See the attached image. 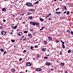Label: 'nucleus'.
<instances>
[{"label": "nucleus", "mask_w": 73, "mask_h": 73, "mask_svg": "<svg viewBox=\"0 0 73 73\" xmlns=\"http://www.w3.org/2000/svg\"><path fill=\"white\" fill-rule=\"evenodd\" d=\"M26 5L27 7H32V4L31 3H28L26 4Z\"/></svg>", "instance_id": "f257e3e1"}, {"label": "nucleus", "mask_w": 73, "mask_h": 73, "mask_svg": "<svg viewBox=\"0 0 73 73\" xmlns=\"http://www.w3.org/2000/svg\"><path fill=\"white\" fill-rule=\"evenodd\" d=\"M1 34L2 35H5L7 34V32L5 31H3L1 32Z\"/></svg>", "instance_id": "f03ea898"}, {"label": "nucleus", "mask_w": 73, "mask_h": 73, "mask_svg": "<svg viewBox=\"0 0 73 73\" xmlns=\"http://www.w3.org/2000/svg\"><path fill=\"white\" fill-rule=\"evenodd\" d=\"M32 65V64L31 62H27V63L26 64V66H31Z\"/></svg>", "instance_id": "7ed1b4c3"}, {"label": "nucleus", "mask_w": 73, "mask_h": 73, "mask_svg": "<svg viewBox=\"0 0 73 73\" xmlns=\"http://www.w3.org/2000/svg\"><path fill=\"white\" fill-rule=\"evenodd\" d=\"M30 24L32 25H33V26H35V23L33 21H31L30 23Z\"/></svg>", "instance_id": "20e7f679"}, {"label": "nucleus", "mask_w": 73, "mask_h": 73, "mask_svg": "<svg viewBox=\"0 0 73 73\" xmlns=\"http://www.w3.org/2000/svg\"><path fill=\"white\" fill-rule=\"evenodd\" d=\"M45 65L47 66H50V63L49 62H46L45 63Z\"/></svg>", "instance_id": "39448f33"}, {"label": "nucleus", "mask_w": 73, "mask_h": 73, "mask_svg": "<svg viewBox=\"0 0 73 73\" xmlns=\"http://www.w3.org/2000/svg\"><path fill=\"white\" fill-rule=\"evenodd\" d=\"M36 70L38 72H40L41 71V69L40 68H38L36 69Z\"/></svg>", "instance_id": "423d86ee"}, {"label": "nucleus", "mask_w": 73, "mask_h": 73, "mask_svg": "<svg viewBox=\"0 0 73 73\" xmlns=\"http://www.w3.org/2000/svg\"><path fill=\"white\" fill-rule=\"evenodd\" d=\"M29 11H31V12H33L34 11H35V9H29Z\"/></svg>", "instance_id": "0eeeda50"}, {"label": "nucleus", "mask_w": 73, "mask_h": 73, "mask_svg": "<svg viewBox=\"0 0 73 73\" xmlns=\"http://www.w3.org/2000/svg\"><path fill=\"white\" fill-rule=\"evenodd\" d=\"M48 38L49 40L50 41H51V40H52V38L50 36H49Z\"/></svg>", "instance_id": "6e6552de"}, {"label": "nucleus", "mask_w": 73, "mask_h": 73, "mask_svg": "<svg viewBox=\"0 0 73 73\" xmlns=\"http://www.w3.org/2000/svg\"><path fill=\"white\" fill-rule=\"evenodd\" d=\"M11 72H15V71H16V70L13 68H12L11 70Z\"/></svg>", "instance_id": "1a4fd4ad"}, {"label": "nucleus", "mask_w": 73, "mask_h": 73, "mask_svg": "<svg viewBox=\"0 0 73 73\" xmlns=\"http://www.w3.org/2000/svg\"><path fill=\"white\" fill-rule=\"evenodd\" d=\"M61 12H56V13L57 14V15H60V14H61Z\"/></svg>", "instance_id": "9d476101"}, {"label": "nucleus", "mask_w": 73, "mask_h": 73, "mask_svg": "<svg viewBox=\"0 0 73 73\" xmlns=\"http://www.w3.org/2000/svg\"><path fill=\"white\" fill-rule=\"evenodd\" d=\"M17 28V26L16 25L14 26V27H13V28L14 29H16Z\"/></svg>", "instance_id": "9b49d317"}, {"label": "nucleus", "mask_w": 73, "mask_h": 73, "mask_svg": "<svg viewBox=\"0 0 73 73\" xmlns=\"http://www.w3.org/2000/svg\"><path fill=\"white\" fill-rule=\"evenodd\" d=\"M18 36H21L22 35V33L21 32H20L18 33Z\"/></svg>", "instance_id": "f8f14e48"}, {"label": "nucleus", "mask_w": 73, "mask_h": 73, "mask_svg": "<svg viewBox=\"0 0 73 73\" xmlns=\"http://www.w3.org/2000/svg\"><path fill=\"white\" fill-rule=\"evenodd\" d=\"M28 35L30 37H32V35L30 33H29Z\"/></svg>", "instance_id": "ddd939ff"}, {"label": "nucleus", "mask_w": 73, "mask_h": 73, "mask_svg": "<svg viewBox=\"0 0 73 73\" xmlns=\"http://www.w3.org/2000/svg\"><path fill=\"white\" fill-rule=\"evenodd\" d=\"M29 19L30 20H32V19H33V17L32 16H30L29 17Z\"/></svg>", "instance_id": "4468645a"}, {"label": "nucleus", "mask_w": 73, "mask_h": 73, "mask_svg": "<svg viewBox=\"0 0 73 73\" xmlns=\"http://www.w3.org/2000/svg\"><path fill=\"white\" fill-rule=\"evenodd\" d=\"M69 13H70L69 12V11H68L66 12V15H69Z\"/></svg>", "instance_id": "2eb2a0df"}, {"label": "nucleus", "mask_w": 73, "mask_h": 73, "mask_svg": "<svg viewBox=\"0 0 73 73\" xmlns=\"http://www.w3.org/2000/svg\"><path fill=\"white\" fill-rule=\"evenodd\" d=\"M0 50L2 52H4V50L3 49V48H1L0 49Z\"/></svg>", "instance_id": "dca6fc26"}, {"label": "nucleus", "mask_w": 73, "mask_h": 73, "mask_svg": "<svg viewBox=\"0 0 73 73\" xmlns=\"http://www.w3.org/2000/svg\"><path fill=\"white\" fill-rule=\"evenodd\" d=\"M65 65V64L64 63H62L60 64V65L61 66H64Z\"/></svg>", "instance_id": "f3484780"}, {"label": "nucleus", "mask_w": 73, "mask_h": 73, "mask_svg": "<svg viewBox=\"0 0 73 73\" xmlns=\"http://www.w3.org/2000/svg\"><path fill=\"white\" fill-rule=\"evenodd\" d=\"M40 20L41 21H44V19H43L42 18H40Z\"/></svg>", "instance_id": "a211bd4d"}, {"label": "nucleus", "mask_w": 73, "mask_h": 73, "mask_svg": "<svg viewBox=\"0 0 73 73\" xmlns=\"http://www.w3.org/2000/svg\"><path fill=\"white\" fill-rule=\"evenodd\" d=\"M35 25H39V23H36V22H35Z\"/></svg>", "instance_id": "6ab92c4d"}, {"label": "nucleus", "mask_w": 73, "mask_h": 73, "mask_svg": "<svg viewBox=\"0 0 73 73\" xmlns=\"http://www.w3.org/2000/svg\"><path fill=\"white\" fill-rule=\"evenodd\" d=\"M68 53H70V52H71V50H69L68 51Z\"/></svg>", "instance_id": "aec40b11"}, {"label": "nucleus", "mask_w": 73, "mask_h": 73, "mask_svg": "<svg viewBox=\"0 0 73 73\" xmlns=\"http://www.w3.org/2000/svg\"><path fill=\"white\" fill-rule=\"evenodd\" d=\"M39 3V1H37L35 3H34V4H38Z\"/></svg>", "instance_id": "412c9836"}, {"label": "nucleus", "mask_w": 73, "mask_h": 73, "mask_svg": "<svg viewBox=\"0 0 73 73\" xmlns=\"http://www.w3.org/2000/svg\"><path fill=\"white\" fill-rule=\"evenodd\" d=\"M40 56V55H39V54H38L36 55V56L37 57H38V58H39Z\"/></svg>", "instance_id": "4be33fe9"}, {"label": "nucleus", "mask_w": 73, "mask_h": 73, "mask_svg": "<svg viewBox=\"0 0 73 73\" xmlns=\"http://www.w3.org/2000/svg\"><path fill=\"white\" fill-rule=\"evenodd\" d=\"M45 29V27H42L41 29H40V31H42V30L43 29Z\"/></svg>", "instance_id": "5701e85b"}, {"label": "nucleus", "mask_w": 73, "mask_h": 73, "mask_svg": "<svg viewBox=\"0 0 73 73\" xmlns=\"http://www.w3.org/2000/svg\"><path fill=\"white\" fill-rule=\"evenodd\" d=\"M67 32H68V33H70V31L69 30H67Z\"/></svg>", "instance_id": "b1692460"}, {"label": "nucleus", "mask_w": 73, "mask_h": 73, "mask_svg": "<svg viewBox=\"0 0 73 73\" xmlns=\"http://www.w3.org/2000/svg\"><path fill=\"white\" fill-rule=\"evenodd\" d=\"M42 51H45V50L46 49L44 48H42Z\"/></svg>", "instance_id": "393cba45"}, {"label": "nucleus", "mask_w": 73, "mask_h": 73, "mask_svg": "<svg viewBox=\"0 0 73 73\" xmlns=\"http://www.w3.org/2000/svg\"><path fill=\"white\" fill-rule=\"evenodd\" d=\"M44 44H47V41H44Z\"/></svg>", "instance_id": "a878e982"}, {"label": "nucleus", "mask_w": 73, "mask_h": 73, "mask_svg": "<svg viewBox=\"0 0 73 73\" xmlns=\"http://www.w3.org/2000/svg\"><path fill=\"white\" fill-rule=\"evenodd\" d=\"M11 41L12 42H15V40H11Z\"/></svg>", "instance_id": "bb28decb"}, {"label": "nucleus", "mask_w": 73, "mask_h": 73, "mask_svg": "<svg viewBox=\"0 0 73 73\" xmlns=\"http://www.w3.org/2000/svg\"><path fill=\"white\" fill-rule=\"evenodd\" d=\"M62 48H65V46H64V44H62Z\"/></svg>", "instance_id": "cd10ccee"}, {"label": "nucleus", "mask_w": 73, "mask_h": 73, "mask_svg": "<svg viewBox=\"0 0 73 73\" xmlns=\"http://www.w3.org/2000/svg\"><path fill=\"white\" fill-rule=\"evenodd\" d=\"M23 41H24L25 40H27V37H25V38H23Z\"/></svg>", "instance_id": "c85d7f7f"}, {"label": "nucleus", "mask_w": 73, "mask_h": 73, "mask_svg": "<svg viewBox=\"0 0 73 73\" xmlns=\"http://www.w3.org/2000/svg\"><path fill=\"white\" fill-rule=\"evenodd\" d=\"M38 45H35V47L36 48H38Z\"/></svg>", "instance_id": "c756f323"}, {"label": "nucleus", "mask_w": 73, "mask_h": 73, "mask_svg": "<svg viewBox=\"0 0 73 73\" xmlns=\"http://www.w3.org/2000/svg\"><path fill=\"white\" fill-rule=\"evenodd\" d=\"M30 31H31V32H33V29H31L30 30Z\"/></svg>", "instance_id": "7c9ffc66"}, {"label": "nucleus", "mask_w": 73, "mask_h": 73, "mask_svg": "<svg viewBox=\"0 0 73 73\" xmlns=\"http://www.w3.org/2000/svg\"><path fill=\"white\" fill-rule=\"evenodd\" d=\"M31 14H32V13H31L30 12L27 13L28 15H31Z\"/></svg>", "instance_id": "2f4dec72"}, {"label": "nucleus", "mask_w": 73, "mask_h": 73, "mask_svg": "<svg viewBox=\"0 0 73 73\" xmlns=\"http://www.w3.org/2000/svg\"><path fill=\"white\" fill-rule=\"evenodd\" d=\"M27 52V51L25 50L23 51V53H25V52Z\"/></svg>", "instance_id": "473e14b6"}, {"label": "nucleus", "mask_w": 73, "mask_h": 73, "mask_svg": "<svg viewBox=\"0 0 73 73\" xmlns=\"http://www.w3.org/2000/svg\"><path fill=\"white\" fill-rule=\"evenodd\" d=\"M6 53L7 51H5L3 53V54H5V53Z\"/></svg>", "instance_id": "72a5a7b5"}, {"label": "nucleus", "mask_w": 73, "mask_h": 73, "mask_svg": "<svg viewBox=\"0 0 73 73\" xmlns=\"http://www.w3.org/2000/svg\"><path fill=\"white\" fill-rule=\"evenodd\" d=\"M48 56H46L45 57H44V59H47V58H48Z\"/></svg>", "instance_id": "f704fd0d"}, {"label": "nucleus", "mask_w": 73, "mask_h": 73, "mask_svg": "<svg viewBox=\"0 0 73 73\" xmlns=\"http://www.w3.org/2000/svg\"><path fill=\"white\" fill-rule=\"evenodd\" d=\"M24 33H28V31H24Z\"/></svg>", "instance_id": "c9c22d12"}, {"label": "nucleus", "mask_w": 73, "mask_h": 73, "mask_svg": "<svg viewBox=\"0 0 73 73\" xmlns=\"http://www.w3.org/2000/svg\"><path fill=\"white\" fill-rule=\"evenodd\" d=\"M3 21L4 23H5V22H6V20H5V19H3Z\"/></svg>", "instance_id": "e433bc0d"}, {"label": "nucleus", "mask_w": 73, "mask_h": 73, "mask_svg": "<svg viewBox=\"0 0 73 73\" xmlns=\"http://www.w3.org/2000/svg\"><path fill=\"white\" fill-rule=\"evenodd\" d=\"M71 35H73V31H71Z\"/></svg>", "instance_id": "4c0bfd02"}, {"label": "nucleus", "mask_w": 73, "mask_h": 73, "mask_svg": "<svg viewBox=\"0 0 73 73\" xmlns=\"http://www.w3.org/2000/svg\"><path fill=\"white\" fill-rule=\"evenodd\" d=\"M20 15H21L22 16H24V13H23L22 14H21Z\"/></svg>", "instance_id": "58836bf2"}, {"label": "nucleus", "mask_w": 73, "mask_h": 73, "mask_svg": "<svg viewBox=\"0 0 73 73\" xmlns=\"http://www.w3.org/2000/svg\"><path fill=\"white\" fill-rule=\"evenodd\" d=\"M30 49H33V46H31L30 47Z\"/></svg>", "instance_id": "ea45409f"}, {"label": "nucleus", "mask_w": 73, "mask_h": 73, "mask_svg": "<svg viewBox=\"0 0 73 73\" xmlns=\"http://www.w3.org/2000/svg\"><path fill=\"white\" fill-rule=\"evenodd\" d=\"M60 55H62V52L61 51L60 52Z\"/></svg>", "instance_id": "a19ab883"}, {"label": "nucleus", "mask_w": 73, "mask_h": 73, "mask_svg": "<svg viewBox=\"0 0 73 73\" xmlns=\"http://www.w3.org/2000/svg\"><path fill=\"white\" fill-rule=\"evenodd\" d=\"M2 11H5V8H3L2 9Z\"/></svg>", "instance_id": "79ce46f5"}, {"label": "nucleus", "mask_w": 73, "mask_h": 73, "mask_svg": "<svg viewBox=\"0 0 73 73\" xmlns=\"http://www.w3.org/2000/svg\"><path fill=\"white\" fill-rule=\"evenodd\" d=\"M21 60H22V58H20L19 59V61H21Z\"/></svg>", "instance_id": "37998d69"}, {"label": "nucleus", "mask_w": 73, "mask_h": 73, "mask_svg": "<svg viewBox=\"0 0 73 73\" xmlns=\"http://www.w3.org/2000/svg\"><path fill=\"white\" fill-rule=\"evenodd\" d=\"M59 8H58L57 9H56V11H58V9H59Z\"/></svg>", "instance_id": "c03bdc74"}, {"label": "nucleus", "mask_w": 73, "mask_h": 73, "mask_svg": "<svg viewBox=\"0 0 73 73\" xmlns=\"http://www.w3.org/2000/svg\"><path fill=\"white\" fill-rule=\"evenodd\" d=\"M22 24H25V22H22Z\"/></svg>", "instance_id": "a18cd8bd"}, {"label": "nucleus", "mask_w": 73, "mask_h": 73, "mask_svg": "<svg viewBox=\"0 0 73 73\" xmlns=\"http://www.w3.org/2000/svg\"><path fill=\"white\" fill-rule=\"evenodd\" d=\"M64 8L65 9H67L66 8V7L65 6H64Z\"/></svg>", "instance_id": "49530a36"}, {"label": "nucleus", "mask_w": 73, "mask_h": 73, "mask_svg": "<svg viewBox=\"0 0 73 73\" xmlns=\"http://www.w3.org/2000/svg\"><path fill=\"white\" fill-rule=\"evenodd\" d=\"M56 42H59V41L58 40H56Z\"/></svg>", "instance_id": "de8ad7c7"}, {"label": "nucleus", "mask_w": 73, "mask_h": 73, "mask_svg": "<svg viewBox=\"0 0 73 73\" xmlns=\"http://www.w3.org/2000/svg\"><path fill=\"white\" fill-rule=\"evenodd\" d=\"M2 29V27L0 26V29Z\"/></svg>", "instance_id": "09e8293b"}, {"label": "nucleus", "mask_w": 73, "mask_h": 73, "mask_svg": "<svg viewBox=\"0 0 73 73\" xmlns=\"http://www.w3.org/2000/svg\"><path fill=\"white\" fill-rule=\"evenodd\" d=\"M52 20V19L51 18H49L48 19V20Z\"/></svg>", "instance_id": "8fccbe9b"}, {"label": "nucleus", "mask_w": 73, "mask_h": 73, "mask_svg": "<svg viewBox=\"0 0 73 73\" xmlns=\"http://www.w3.org/2000/svg\"><path fill=\"white\" fill-rule=\"evenodd\" d=\"M47 17H49V15H48L47 16H46Z\"/></svg>", "instance_id": "3c124183"}, {"label": "nucleus", "mask_w": 73, "mask_h": 73, "mask_svg": "<svg viewBox=\"0 0 73 73\" xmlns=\"http://www.w3.org/2000/svg\"><path fill=\"white\" fill-rule=\"evenodd\" d=\"M48 15H49V16H51V15H52V14H48Z\"/></svg>", "instance_id": "603ef678"}, {"label": "nucleus", "mask_w": 73, "mask_h": 73, "mask_svg": "<svg viewBox=\"0 0 73 73\" xmlns=\"http://www.w3.org/2000/svg\"><path fill=\"white\" fill-rule=\"evenodd\" d=\"M33 61H35V58H33Z\"/></svg>", "instance_id": "864d4df0"}, {"label": "nucleus", "mask_w": 73, "mask_h": 73, "mask_svg": "<svg viewBox=\"0 0 73 73\" xmlns=\"http://www.w3.org/2000/svg\"><path fill=\"white\" fill-rule=\"evenodd\" d=\"M62 44H63V45L64 44V42H62Z\"/></svg>", "instance_id": "5fc2aeb1"}, {"label": "nucleus", "mask_w": 73, "mask_h": 73, "mask_svg": "<svg viewBox=\"0 0 73 73\" xmlns=\"http://www.w3.org/2000/svg\"><path fill=\"white\" fill-rule=\"evenodd\" d=\"M66 13V12L65 11L64 12V13Z\"/></svg>", "instance_id": "6e6d98bb"}, {"label": "nucleus", "mask_w": 73, "mask_h": 73, "mask_svg": "<svg viewBox=\"0 0 73 73\" xmlns=\"http://www.w3.org/2000/svg\"><path fill=\"white\" fill-rule=\"evenodd\" d=\"M50 70H53V69H52V68H51V69H50Z\"/></svg>", "instance_id": "4d7b16f0"}, {"label": "nucleus", "mask_w": 73, "mask_h": 73, "mask_svg": "<svg viewBox=\"0 0 73 73\" xmlns=\"http://www.w3.org/2000/svg\"><path fill=\"white\" fill-rule=\"evenodd\" d=\"M25 72H28V70H26Z\"/></svg>", "instance_id": "13d9d810"}, {"label": "nucleus", "mask_w": 73, "mask_h": 73, "mask_svg": "<svg viewBox=\"0 0 73 73\" xmlns=\"http://www.w3.org/2000/svg\"><path fill=\"white\" fill-rule=\"evenodd\" d=\"M60 41H61V42H62V40H60Z\"/></svg>", "instance_id": "bf43d9fd"}, {"label": "nucleus", "mask_w": 73, "mask_h": 73, "mask_svg": "<svg viewBox=\"0 0 73 73\" xmlns=\"http://www.w3.org/2000/svg\"><path fill=\"white\" fill-rule=\"evenodd\" d=\"M12 33L11 32V33H10V35H12Z\"/></svg>", "instance_id": "052dcab7"}, {"label": "nucleus", "mask_w": 73, "mask_h": 73, "mask_svg": "<svg viewBox=\"0 0 73 73\" xmlns=\"http://www.w3.org/2000/svg\"><path fill=\"white\" fill-rule=\"evenodd\" d=\"M22 38H24V36H22Z\"/></svg>", "instance_id": "680f3d73"}, {"label": "nucleus", "mask_w": 73, "mask_h": 73, "mask_svg": "<svg viewBox=\"0 0 73 73\" xmlns=\"http://www.w3.org/2000/svg\"><path fill=\"white\" fill-rule=\"evenodd\" d=\"M13 26L12 25V26H11V28H13Z\"/></svg>", "instance_id": "e2e57ef3"}, {"label": "nucleus", "mask_w": 73, "mask_h": 73, "mask_svg": "<svg viewBox=\"0 0 73 73\" xmlns=\"http://www.w3.org/2000/svg\"><path fill=\"white\" fill-rule=\"evenodd\" d=\"M65 73H68V72H67L66 71V72H65Z\"/></svg>", "instance_id": "0e129e2a"}, {"label": "nucleus", "mask_w": 73, "mask_h": 73, "mask_svg": "<svg viewBox=\"0 0 73 73\" xmlns=\"http://www.w3.org/2000/svg\"><path fill=\"white\" fill-rule=\"evenodd\" d=\"M22 19V18H21L19 19V20H21Z\"/></svg>", "instance_id": "69168bd1"}, {"label": "nucleus", "mask_w": 73, "mask_h": 73, "mask_svg": "<svg viewBox=\"0 0 73 73\" xmlns=\"http://www.w3.org/2000/svg\"><path fill=\"white\" fill-rule=\"evenodd\" d=\"M13 17H15V15H13Z\"/></svg>", "instance_id": "338daca9"}, {"label": "nucleus", "mask_w": 73, "mask_h": 73, "mask_svg": "<svg viewBox=\"0 0 73 73\" xmlns=\"http://www.w3.org/2000/svg\"><path fill=\"white\" fill-rule=\"evenodd\" d=\"M19 73H22V72H20Z\"/></svg>", "instance_id": "774afa93"}]
</instances>
